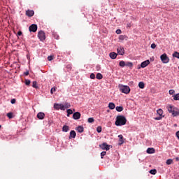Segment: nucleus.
<instances>
[{
  "instance_id": "nucleus-1",
  "label": "nucleus",
  "mask_w": 179,
  "mask_h": 179,
  "mask_svg": "<svg viewBox=\"0 0 179 179\" xmlns=\"http://www.w3.org/2000/svg\"><path fill=\"white\" fill-rule=\"evenodd\" d=\"M127 124V118L124 115H117L116 117L115 125L116 127H121Z\"/></svg>"
},
{
  "instance_id": "nucleus-2",
  "label": "nucleus",
  "mask_w": 179,
  "mask_h": 179,
  "mask_svg": "<svg viewBox=\"0 0 179 179\" xmlns=\"http://www.w3.org/2000/svg\"><path fill=\"white\" fill-rule=\"evenodd\" d=\"M166 108L173 117H177L179 115V109L175 107L174 106L169 105L166 106Z\"/></svg>"
},
{
  "instance_id": "nucleus-3",
  "label": "nucleus",
  "mask_w": 179,
  "mask_h": 179,
  "mask_svg": "<svg viewBox=\"0 0 179 179\" xmlns=\"http://www.w3.org/2000/svg\"><path fill=\"white\" fill-rule=\"evenodd\" d=\"M119 88L120 92H122V93H124L125 94H128L129 92H131V89L127 85H120Z\"/></svg>"
},
{
  "instance_id": "nucleus-4",
  "label": "nucleus",
  "mask_w": 179,
  "mask_h": 179,
  "mask_svg": "<svg viewBox=\"0 0 179 179\" xmlns=\"http://www.w3.org/2000/svg\"><path fill=\"white\" fill-rule=\"evenodd\" d=\"M160 59L163 62V64H169L170 62V59L167 57V54L164 53L160 56Z\"/></svg>"
},
{
  "instance_id": "nucleus-5",
  "label": "nucleus",
  "mask_w": 179,
  "mask_h": 179,
  "mask_svg": "<svg viewBox=\"0 0 179 179\" xmlns=\"http://www.w3.org/2000/svg\"><path fill=\"white\" fill-rule=\"evenodd\" d=\"M38 37L41 41H44V40H45V33L43 31H40L38 34Z\"/></svg>"
},
{
  "instance_id": "nucleus-6",
  "label": "nucleus",
  "mask_w": 179,
  "mask_h": 179,
  "mask_svg": "<svg viewBox=\"0 0 179 179\" xmlns=\"http://www.w3.org/2000/svg\"><path fill=\"white\" fill-rule=\"evenodd\" d=\"M99 148L102 149V150H110V145L107 144V143H103L99 145Z\"/></svg>"
},
{
  "instance_id": "nucleus-7",
  "label": "nucleus",
  "mask_w": 179,
  "mask_h": 179,
  "mask_svg": "<svg viewBox=\"0 0 179 179\" xmlns=\"http://www.w3.org/2000/svg\"><path fill=\"white\" fill-rule=\"evenodd\" d=\"M37 24H32L31 26L29 27V31H32L33 33H36L37 31Z\"/></svg>"
},
{
  "instance_id": "nucleus-8",
  "label": "nucleus",
  "mask_w": 179,
  "mask_h": 179,
  "mask_svg": "<svg viewBox=\"0 0 179 179\" xmlns=\"http://www.w3.org/2000/svg\"><path fill=\"white\" fill-rule=\"evenodd\" d=\"M54 108H55L56 110H65V108H64V105L59 104V103H55L54 104Z\"/></svg>"
},
{
  "instance_id": "nucleus-9",
  "label": "nucleus",
  "mask_w": 179,
  "mask_h": 179,
  "mask_svg": "<svg viewBox=\"0 0 179 179\" xmlns=\"http://www.w3.org/2000/svg\"><path fill=\"white\" fill-rule=\"evenodd\" d=\"M117 54H119V55H124L125 54V50H124V48H117Z\"/></svg>"
},
{
  "instance_id": "nucleus-10",
  "label": "nucleus",
  "mask_w": 179,
  "mask_h": 179,
  "mask_svg": "<svg viewBox=\"0 0 179 179\" xmlns=\"http://www.w3.org/2000/svg\"><path fill=\"white\" fill-rule=\"evenodd\" d=\"M80 113L79 112H76L73 114V120H79L80 118Z\"/></svg>"
},
{
  "instance_id": "nucleus-11",
  "label": "nucleus",
  "mask_w": 179,
  "mask_h": 179,
  "mask_svg": "<svg viewBox=\"0 0 179 179\" xmlns=\"http://www.w3.org/2000/svg\"><path fill=\"white\" fill-rule=\"evenodd\" d=\"M75 138H76V131H75V130H72L70 131L69 139Z\"/></svg>"
},
{
  "instance_id": "nucleus-12",
  "label": "nucleus",
  "mask_w": 179,
  "mask_h": 179,
  "mask_svg": "<svg viewBox=\"0 0 179 179\" xmlns=\"http://www.w3.org/2000/svg\"><path fill=\"white\" fill-rule=\"evenodd\" d=\"M44 117H45V114L43 112H39L37 114V118H38V120H44Z\"/></svg>"
},
{
  "instance_id": "nucleus-13",
  "label": "nucleus",
  "mask_w": 179,
  "mask_h": 179,
  "mask_svg": "<svg viewBox=\"0 0 179 179\" xmlns=\"http://www.w3.org/2000/svg\"><path fill=\"white\" fill-rule=\"evenodd\" d=\"M149 64H150V62L149 60H145L141 63V68H146Z\"/></svg>"
},
{
  "instance_id": "nucleus-14",
  "label": "nucleus",
  "mask_w": 179,
  "mask_h": 179,
  "mask_svg": "<svg viewBox=\"0 0 179 179\" xmlns=\"http://www.w3.org/2000/svg\"><path fill=\"white\" fill-rule=\"evenodd\" d=\"M26 15H27V16H29V17H31L32 16L34 15V11L28 10L26 11Z\"/></svg>"
},
{
  "instance_id": "nucleus-15",
  "label": "nucleus",
  "mask_w": 179,
  "mask_h": 179,
  "mask_svg": "<svg viewBox=\"0 0 179 179\" xmlns=\"http://www.w3.org/2000/svg\"><path fill=\"white\" fill-rule=\"evenodd\" d=\"M119 138V145H121L124 143V136H122V134H120L118 136Z\"/></svg>"
},
{
  "instance_id": "nucleus-16",
  "label": "nucleus",
  "mask_w": 179,
  "mask_h": 179,
  "mask_svg": "<svg viewBox=\"0 0 179 179\" xmlns=\"http://www.w3.org/2000/svg\"><path fill=\"white\" fill-rule=\"evenodd\" d=\"M117 53H115L114 52H110L109 54V57H110V58H111V59H115V58H117Z\"/></svg>"
},
{
  "instance_id": "nucleus-17",
  "label": "nucleus",
  "mask_w": 179,
  "mask_h": 179,
  "mask_svg": "<svg viewBox=\"0 0 179 179\" xmlns=\"http://www.w3.org/2000/svg\"><path fill=\"white\" fill-rule=\"evenodd\" d=\"M76 129L78 131V132H79V134H82V132L85 131V129L82 126H78Z\"/></svg>"
},
{
  "instance_id": "nucleus-18",
  "label": "nucleus",
  "mask_w": 179,
  "mask_h": 179,
  "mask_svg": "<svg viewBox=\"0 0 179 179\" xmlns=\"http://www.w3.org/2000/svg\"><path fill=\"white\" fill-rule=\"evenodd\" d=\"M155 148H148L147 149V153H148L149 155H152L153 153H155Z\"/></svg>"
},
{
  "instance_id": "nucleus-19",
  "label": "nucleus",
  "mask_w": 179,
  "mask_h": 179,
  "mask_svg": "<svg viewBox=\"0 0 179 179\" xmlns=\"http://www.w3.org/2000/svg\"><path fill=\"white\" fill-rule=\"evenodd\" d=\"M108 107L110 108V110H114V108H115V104H114V103L110 102L108 104Z\"/></svg>"
},
{
  "instance_id": "nucleus-20",
  "label": "nucleus",
  "mask_w": 179,
  "mask_h": 179,
  "mask_svg": "<svg viewBox=\"0 0 179 179\" xmlns=\"http://www.w3.org/2000/svg\"><path fill=\"white\" fill-rule=\"evenodd\" d=\"M119 40H128V36H127L126 35H120L119 36Z\"/></svg>"
},
{
  "instance_id": "nucleus-21",
  "label": "nucleus",
  "mask_w": 179,
  "mask_h": 179,
  "mask_svg": "<svg viewBox=\"0 0 179 179\" xmlns=\"http://www.w3.org/2000/svg\"><path fill=\"white\" fill-rule=\"evenodd\" d=\"M63 132H68L69 131V126L64 125L62 127Z\"/></svg>"
},
{
  "instance_id": "nucleus-22",
  "label": "nucleus",
  "mask_w": 179,
  "mask_h": 179,
  "mask_svg": "<svg viewBox=\"0 0 179 179\" xmlns=\"http://www.w3.org/2000/svg\"><path fill=\"white\" fill-rule=\"evenodd\" d=\"M115 109L118 113H121V111L124 110V108L122 106H117Z\"/></svg>"
},
{
  "instance_id": "nucleus-23",
  "label": "nucleus",
  "mask_w": 179,
  "mask_h": 179,
  "mask_svg": "<svg viewBox=\"0 0 179 179\" xmlns=\"http://www.w3.org/2000/svg\"><path fill=\"white\" fill-rule=\"evenodd\" d=\"M125 66H128L129 68H132L134 66V64L131 62H126Z\"/></svg>"
},
{
  "instance_id": "nucleus-24",
  "label": "nucleus",
  "mask_w": 179,
  "mask_h": 179,
  "mask_svg": "<svg viewBox=\"0 0 179 179\" xmlns=\"http://www.w3.org/2000/svg\"><path fill=\"white\" fill-rule=\"evenodd\" d=\"M138 87H139L140 89H145V83H143V82H140V83H138Z\"/></svg>"
},
{
  "instance_id": "nucleus-25",
  "label": "nucleus",
  "mask_w": 179,
  "mask_h": 179,
  "mask_svg": "<svg viewBox=\"0 0 179 179\" xmlns=\"http://www.w3.org/2000/svg\"><path fill=\"white\" fill-rule=\"evenodd\" d=\"M126 62L124 61H120L119 63V66H121L122 68H124L125 66Z\"/></svg>"
},
{
  "instance_id": "nucleus-26",
  "label": "nucleus",
  "mask_w": 179,
  "mask_h": 179,
  "mask_svg": "<svg viewBox=\"0 0 179 179\" xmlns=\"http://www.w3.org/2000/svg\"><path fill=\"white\" fill-rule=\"evenodd\" d=\"M96 79H99V80L103 79V75L100 73H98L96 74Z\"/></svg>"
},
{
  "instance_id": "nucleus-27",
  "label": "nucleus",
  "mask_w": 179,
  "mask_h": 179,
  "mask_svg": "<svg viewBox=\"0 0 179 179\" xmlns=\"http://www.w3.org/2000/svg\"><path fill=\"white\" fill-rule=\"evenodd\" d=\"M32 87H34V89H38V86H37V81H33Z\"/></svg>"
},
{
  "instance_id": "nucleus-28",
  "label": "nucleus",
  "mask_w": 179,
  "mask_h": 179,
  "mask_svg": "<svg viewBox=\"0 0 179 179\" xmlns=\"http://www.w3.org/2000/svg\"><path fill=\"white\" fill-rule=\"evenodd\" d=\"M172 97H173V100L175 101L179 100V93L176 95H173Z\"/></svg>"
},
{
  "instance_id": "nucleus-29",
  "label": "nucleus",
  "mask_w": 179,
  "mask_h": 179,
  "mask_svg": "<svg viewBox=\"0 0 179 179\" xmlns=\"http://www.w3.org/2000/svg\"><path fill=\"white\" fill-rule=\"evenodd\" d=\"M71 114H73V111L71 109L67 110V117H69Z\"/></svg>"
},
{
  "instance_id": "nucleus-30",
  "label": "nucleus",
  "mask_w": 179,
  "mask_h": 179,
  "mask_svg": "<svg viewBox=\"0 0 179 179\" xmlns=\"http://www.w3.org/2000/svg\"><path fill=\"white\" fill-rule=\"evenodd\" d=\"M157 114L159 115L160 117H162L163 115V110H162V109H158L157 110Z\"/></svg>"
},
{
  "instance_id": "nucleus-31",
  "label": "nucleus",
  "mask_w": 179,
  "mask_h": 179,
  "mask_svg": "<svg viewBox=\"0 0 179 179\" xmlns=\"http://www.w3.org/2000/svg\"><path fill=\"white\" fill-rule=\"evenodd\" d=\"M71 107V103H65L64 105V108H70Z\"/></svg>"
},
{
  "instance_id": "nucleus-32",
  "label": "nucleus",
  "mask_w": 179,
  "mask_h": 179,
  "mask_svg": "<svg viewBox=\"0 0 179 179\" xmlns=\"http://www.w3.org/2000/svg\"><path fill=\"white\" fill-rule=\"evenodd\" d=\"M7 117L10 119L13 118V113L12 112L7 113Z\"/></svg>"
},
{
  "instance_id": "nucleus-33",
  "label": "nucleus",
  "mask_w": 179,
  "mask_h": 179,
  "mask_svg": "<svg viewBox=\"0 0 179 179\" xmlns=\"http://www.w3.org/2000/svg\"><path fill=\"white\" fill-rule=\"evenodd\" d=\"M150 174H152L153 176H155V174H156V173H157V171L156 169H151L150 171Z\"/></svg>"
},
{
  "instance_id": "nucleus-34",
  "label": "nucleus",
  "mask_w": 179,
  "mask_h": 179,
  "mask_svg": "<svg viewBox=\"0 0 179 179\" xmlns=\"http://www.w3.org/2000/svg\"><path fill=\"white\" fill-rule=\"evenodd\" d=\"M24 83H25L26 86H30L31 81H30V80L26 79L24 81Z\"/></svg>"
},
{
  "instance_id": "nucleus-35",
  "label": "nucleus",
  "mask_w": 179,
  "mask_h": 179,
  "mask_svg": "<svg viewBox=\"0 0 179 179\" xmlns=\"http://www.w3.org/2000/svg\"><path fill=\"white\" fill-rule=\"evenodd\" d=\"M173 57H175V58H178V59H179V52H175L173 54Z\"/></svg>"
},
{
  "instance_id": "nucleus-36",
  "label": "nucleus",
  "mask_w": 179,
  "mask_h": 179,
  "mask_svg": "<svg viewBox=\"0 0 179 179\" xmlns=\"http://www.w3.org/2000/svg\"><path fill=\"white\" fill-rule=\"evenodd\" d=\"M88 122L90 124H92V122H94V119L93 117H89L88 118Z\"/></svg>"
},
{
  "instance_id": "nucleus-37",
  "label": "nucleus",
  "mask_w": 179,
  "mask_h": 179,
  "mask_svg": "<svg viewBox=\"0 0 179 179\" xmlns=\"http://www.w3.org/2000/svg\"><path fill=\"white\" fill-rule=\"evenodd\" d=\"M106 151H103L101 153V159H103L104 156H106Z\"/></svg>"
},
{
  "instance_id": "nucleus-38",
  "label": "nucleus",
  "mask_w": 179,
  "mask_h": 179,
  "mask_svg": "<svg viewBox=\"0 0 179 179\" xmlns=\"http://www.w3.org/2000/svg\"><path fill=\"white\" fill-rule=\"evenodd\" d=\"M173 163V159H169L166 160V164L170 165Z\"/></svg>"
},
{
  "instance_id": "nucleus-39",
  "label": "nucleus",
  "mask_w": 179,
  "mask_h": 179,
  "mask_svg": "<svg viewBox=\"0 0 179 179\" xmlns=\"http://www.w3.org/2000/svg\"><path fill=\"white\" fill-rule=\"evenodd\" d=\"M56 91H57V88H55V87L51 88V90H50L51 94H54V92H56Z\"/></svg>"
},
{
  "instance_id": "nucleus-40",
  "label": "nucleus",
  "mask_w": 179,
  "mask_h": 179,
  "mask_svg": "<svg viewBox=\"0 0 179 179\" xmlns=\"http://www.w3.org/2000/svg\"><path fill=\"white\" fill-rule=\"evenodd\" d=\"M90 79H96V75L94 73H91L90 74Z\"/></svg>"
},
{
  "instance_id": "nucleus-41",
  "label": "nucleus",
  "mask_w": 179,
  "mask_h": 179,
  "mask_svg": "<svg viewBox=\"0 0 179 179\" xmlns=\"http://www.w3.org/2000/svg\"><path fill=\"white\" fill-rule=\"evenodd\" d=\"M52 59H54V56L50 55L48 57V60L52 61Z\"/></svg>"
},
{
  "instance_id": "nucleus-42",
  "label": "nucleus",
  "mask_w": 179,
  "mask_h": 179,
  "mask_svg": "<svg viewBox=\"0 0 179 179\" xmlns=\"http://www.w3.org/2000/svg\"><path fill=\"white\" fill-rule=\"evenodd\" d=\"M169 93V94L173 95L174 93H176V91L174 90H170Z\"/></svg>"
},
{
  "instance_id": "nucleus-43",
  "label": "nucleus",
  "mask_w": 179,
  "mask_h": 179,
  "mask_svg": "<svg viewBox=\"0 0 179 179\" xmlns=\"http://www.w3.org/2000/svg\"><path fill=\"white\" fill-rule=\"evenodd\" d=\"M96 131H97V132L99 133V134H100V132H101V127H98L97 128H96Z\"/></svg>"
},
{
  "instance_id": "nucleus-44",
  "label": "nucleus",
  "mask_w": 179,
  "mask_h": 179,
  "mask_svg": "<svg viewBox=\"0 0 179 179\" xmlns=\"http://www.w3.org/2000/svg\"><path fill=\"white\" fill-rule=\"evenodd\" d=\"M151 48H152V50H155V48H156V44L155 43L151 44Z\"/></svg>"
},
{
  "instance_id": "nucleus-45",
  "label": "nucleus",
  "mask_w": 179,
  "mask_h": 179,
  "mask_svg": "<svg viewBox=\"0 0 179 179\" xmlns=\"http://www.w3.org/2000/svg\"><path fill=\"white\" fill-rule=\"evenodd\" d=\"M10 103L11 104H15V103H16V99H11Z\"/></svg>"
},
{
  "instance_id": "nucleus-46",
  "label": "nucleus",
  "mask_w": 179,
  "mask_h": 179,
  "mask_svg": "<svg viewBox=\"0 0 179 179\" xmlns=\"http://www.w3.org/2000/svg\"><path fill=\"white\" fill-rule=\"evenodd\" d=\"M121 33H122L121 29L116 30V34H121Z\"/></svg>"
},
{
  "instance_id": "nucleus-47",
  "label": "nucleus",
  "mask_w": 179,
  "mask_h": 179,
  "mask_svg": "<svg viewBox=\"0 0 179 179\" xmlns=\"http://www.w3.org/2000/svg\"><path fill=\"white\" fill-rule=\"evenodd\" d=\"M155 120H156L157 121H160V120H162V116L155 117Z\"/></svg>"
},
{
  "instance_id": "nucleus-48",
  "label": "nucleus",
  "mask_w": 179,
  "mask_h": 179,
  "mask_svg": "<svg viewBox=\"0 0 179 179\" xmlns=\"http://www.w3.org/2000/svg\"><path fill=\"white\" fill-rule=\"evenodd\" d=\"M22 31H19L17 32V36H22Z\"/></svg>"
},
{
  "instance_id": "nucleus-49",
  "label": "nucleus",
  "mask_w": 179,
  "mask_h": 179,
  "mask_svg": "<svg viewBox=\"0 0 179 179\" xmlns=\"http://www.w3.org/2000/svg\"><path fill=\"white\" fill-rule=\"evenodd\" d=\"M96 71H99V69H101V67L100 66H96Z\"/></svg>"
},
{
  "instance_id": "nucleus-50",
  "label": "nucleus",
  "mask_w": 179,
  "mask_h": 179,
  "mask_svg": "<svg viewBox=\"0 0 179 179\" xmlns=\"http://www.w3.org/2000/svg\"><path fill=\"white\" fill-rule=\"evenodd\" d=\"M24 74L25 75V76H29V71L24 72Z\"/></svg>"
},
{
  "instance_id": "nucleus-51",
  "label": "nucleus",
  "mask_w": 179,
  "mask_h": 179,
  "mask_svg": "<svg viewBox=\"0 0 179 179\" xmlns=\"http://www.w3.org/2000/svg\"><path fill=\"white\" fill-rule=\"evenodd\" d=\"M173 127H177V124H175L173 125Z\"/></svg>"
},
{
  "instance_id": "nucleus-52",
  "label": "nucleus",
  "mask_w": 179,
  "mask_h": 179,
  "mask_svg": "<svg viewBox=\"0 0 179 179\" xmlns=\"http://www.w3.org/2000/svg\"><path fill=\"white\" fill-rule=\"evenodd\" d=\"M176 160L178 161L179 160V157H176Z\"/></svg>"
},
{
  "instance_id": "nucleus-53",
  "label": "nucleus",
  "mask_w": 179,
  "mask_h": 179,
  "mask_svg": "<svg viewBox=\"0 0 179 179\" xmlns=\"http://www.w3.org/2000/svg\"><path fill=\"white\" fill-rule=\"evenodd\" d=\"M58 37H59V36H57L56 37V38H58Z\"/></svg>"
},
{
  "instance_id": "nucleus-54",
  "label": "nucleus",
  "mask_w": 179,
  "mask_h": 179,
  "mask_svg": "<svg viewBox=\"0 0 179 179\" xmlns=\"http://www.w3.org/2000/svg\"><path fill=\"white\" fill-rule=\"evenodd\" d=\"M1 127H2V126L0 125V129H1Z\"/></svg>"
},
{
  "instance_id": "nucleus-55",
  "label": "nucleus",
  "mask_w": 179,
  "mask_h": 179,
  "mask_svg": "<svg viewBox=\"0 0 179 179\" xmlns=\"http://www.w3.org/2000/svg\"><path fill=\"white\" fill-rule=\"evenodd\" d=\"M178 69H179V66H178Z\"/></svg>"
}]
</instances>
